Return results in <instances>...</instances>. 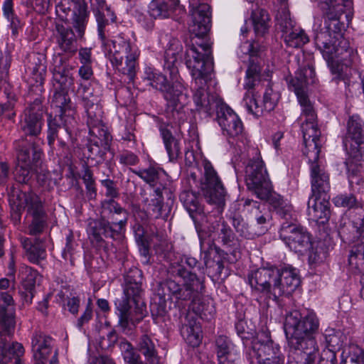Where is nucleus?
<instances>
[{
    "label": "nucleus",
    "instance_id": "nucleus-1",
    "mask_svg": "<svg viewBox=\"0 0 364 364\" xmlns=\"http://www.w3.org/2000/svg\"><path fill=\"white\" fill-rule=\"evenodd\" d=\"M176 280L168 279L164 286L177 300H192L190 308L192 311L181 315L180 331L186 342L192 347L198 346L202 341V330L197 322V316L208 319L214 309L212 304L197 299L198 295L204 289L203 281L181 266L174 268Z\"/></svg>",
    "mask_w": 364,
    "mask_h": 364
},
{
    "label": "nucleus",
    "instance_id": "nucleus-2",
    "mask_svg": "<svg viewBox=\"0 0 364 364\" xmlns=\"http://www.w3.org/2000/svg\"><path fill=\"white\" fill-rule=\"evenodd\" d=\"M182 50L178 39H170L165 51L164 64V70L169 72V78L166 75L149 68L144 79L147 85L162 94L166 101L165 112L167 117L173 120L182 119L183 107L188 99L186 88L176 65Z\"/></svg>",
    "mask_w": 364,
    "mask_h": 364
},
{
    "label": "nucleus",
    "instance_id": "nucleus-3",
    "mask_svg": "<svg viewBox=\"0 0 364 364\" xmlns=\"http://www.w3.org/2000/svg\"><path fill=\"white\" fill-rule=\"evenodd\" d=\"M323 11V25L316 31L314 43L322 56L346 50V56L342 57L347 66H351L357 56L356 51L350 47L349 41L343 38L345 24L341 16L345 8H350V0H318Z\"/></svg>",
    "mask_w": 364,
    "mask_h": 364
},
{
    "label": "nucleus",
    "instance_id": "nucleus-4",
    "mask_svg": "<svg viewBox=\"0 0 364 364\" xmlns=\"http://www.w3.org/2000/svg\"><path fill=\"white\" fill-rule=\"evenodd\" d=\"M314 68L308 65L296 72L295 77L289 81V87L293 88L302 107L300 119L304 143L303 154L310 164L318 161L323 141L317 115L306 92L307 85L314 82Z\"/></svg>",
    "mask_w": 364,
    "mask_h": 364
},
{
    "label": "nucleus",
    "instance_id": "nucleus-5",
    "mask_svg": "<svg viewBox=\"0 0 364 364\" xmlns=\"http://www.w3.org/2000/svg\"><path fill=\"white\" fill-rule=\"evenodd\" d=\"M57 12H62L65 17L70 16V24L75 29L77 36L70 27L55 24V39L62 53L75 54L77 50V37L82 38L88 21L87 5L83 0H60L56 6Z\"/></svg>",
    "mask_w": 364,
    "mask_h": 364
},
{
    "label": "nucleus",
    "instance_id": "nucleus-6",
    "mask_svg": "<svg viewBox=\"0 0 364 364\" xmlns=\"http://www.w3.org/2000/svg\"><path fill=\"white\" fill-rule=\"evenodd\" d=\"M100 220L89 222L87 232L92 241L100 243L103 237L119 238L127 221V213L113 199L102 202Z\"/></svg>",
    "mask_w": 364,
    "mask_h": 364
},
{
    "label": "nucleus",
    "instance_id": "nucleus-7",
    "mask_svg": "<svg viewBox=\"0 0 364 364\" xmlns=\"http://www.w3.org/2000/svg\"><path fill=\"white\" fill-rule=\"evenodd\" d=\"M319 326V319L313 311L306 313L294 311L287 314L284 321V331L289 346L304 345L309 346V349L318 347L316 335L318 332Z\"/></svg>",
    "mask_w": 364,
    "mask_h": 364
},
{
    "label": "nucleus",
    "instance_id": "nucleus-8",
    "mask_svg": "<svg viewBox=\"0 0 364 364\" xmlns=\"http://www.w3.org/2000/svg\"><path fill=\"white\" fill-rule=\"evenodd\" d=\"M11 217L16 223H19L22 210L26 209L28 214L33 220L28 227L29 234L36 235L41 233L46 225V214L43 203L38 196L30 192L26 193L21 190L12 191L10 196Z\"/></svg>",
    "mask_w": 364,
    "mask_h": 364
},
{
    "label": "nucleus",
    "instance_id": "nucleus-9",
    "mask_svg": "<svg viewBox=\"0 0 364 364\" xmlns=\"http://www.w3.org/2000/svg\"><path fill=\"white\" fill-rule=\"evenodd\" d=\"M105 53L108 55L112 64L123 74L133 80L138 65L140 52L137 46L129 39L124 38L122 33L114 39L102 41Z\"/></svg>",
    "mask_w": 364,
    "mask_h": 364
},
{
    "label": "nucleus",
    "instance_id": "nucleus-10",
    "mask_svg": "<svg viewBox=\"0 0 364 364\" xmlns=\"http://www.w3.org/2000/svg\"><path fill=\"white\" fill-rule=\"evenodd\" d=\"M48 122V131H47V139L48 144L50 147H54V142L55 139L58 140V147L63 149L62 152L57 153L60 162L63 160L64 163L68 164L70 162V154L68 149L66 143L63 141L61 135L70 137L72 128H73L77 120L75 117H66L63 116H58L57 114L53 117L50 114L47 119Z\"/></svg>",
    "mask_w": 364,
    "mask_h": 364
},
{
    "label": "nucleus",
    "instance_id": "nucleus-11",
    "mask_svg": "<svg viewBox=\"0 0 364 364\" xmlns=\"http://www.w3.org/2000/svg\"><path fill=\"white\" fill-rule=\"evenodd\" d=\"M41 156L42 151L36 146L33 140H30L27 143L23 139L19 140L18 163L14 171L16 182H28L31 180V170L38 165Z\"/></svg>",
    "mask_w": 364,
    "mask_h": 364
},
{
    "label": "nucleus",
    "instance_id": "nucleus-12",
    "mask_svg": "<svg viewBox=\"0 0 364 364\" xmlns=\"http://www.w3.org/2000/svg\"><path fill=\"white\" fill-rule=\"evenodd\" d=\"M329 183H312L311 196L308 201L309 219L325 224L330 218Z\"/></svg>",
    "mask_w": 364,
    "mask_h": 364
},
{
    "label": "nucleus",
    "instance_id": "nucleus-13",
    "mask_svg": "<svg viewBox=\"0 0 364 364\" xmlns=\"http://www.w3.org/2000/svg\"><path fill=\"white\" fill-rule=\"evenodd\" d=\"M46 57L38 53L28 55L25 61V70L28 75V97L41 96L44 92L43 85L46 75Z\"/></svg>",
    "mask_w": 364,
    "mask_h": 364
},
{
    "label": "nucleus",
    "instance_id": "nucleus-14",
    "mask_svg": "<svg viewBox=\"0 0 364 364\" xmlns=\"http://www.w3.org/2000/svg\"><path fill=\"white\" fill-rule=\"evenodd\" d=\"M31 101L29 106L24 110L19 123L20 131L26 136H38L43 124V106L45 97L41 96L28 97Z\"/></svg>",
    "mask_w": 364,
    "mask_h": 364
},
{
    "label": "nucleus",
    "instance_id": "nucleus-15",
    "mask_svg": "<svg viewBox=\"0 0 364 364\" xmlns=\"http://www.w3.org/2000/svg\"><path fill=\"white\" fill-rule=\"evenodd\" d=\"M185 63L196 85L202 84L203 80L208 77L213 68L212 53H202L194 46L187 48Z\"/></svg>",
    "mask_w": 364,
    "mask_h": 364
},
{
    "label": "nucleus",
    "instance_id": "nucleus-16",
    "mask_svg": "<svg viewBox=\"0 0 364 364\" xmlns=\"http://www.w3.org/2000/svg\"><path fill=\"white\" fill-rule=\"evenodd\" d=\"M279 274V268L276 267L259 268L248 274V283L252 289L277 297L276 291L281 292Z\"/></svg>",
    "mask_w": 364,
    "mask_h": 364
},
{
    "label": "nucleus",
    "instance_id": "nucleus-17",
    "mask_svg": "<svg viewBox=\"0 0 364 364\" xmlns=\"http://www.w3.org/2000/svg\"><path fill=\"white\" fill-rule=\"evenodd\" d=\"M279 236L291 250L301 253L306 252L312 242L309 233L293 222L286 221L282 224Z\"/></svg>",
    "mask_w": 364,
    "mask_h": 364
},
{
    "label": "nucleus",
    "instance_id": "nucleus-18",
    "mask_svg": "<svg viewBox=\"0 0 364 364\" xmlns=\"http://www.w3.org/2000/svg\"><path fill=\"white\" fill-rule=\"evenodd\" d=\"M248 188L261 200H267L277 214L285 220L292 218V206L287 200L272 191L271 183H247Z\"/></svg>",
    "mask_w": 364,
    "mask_h": 364
},
{
    "label": "nucleus",
    "instance_id": "nucleus-19",
    "mask_svg": "<svg viewBox=\"0 0 364 364\" xmlns=\"http://www.w3.org/2000/svg\"><path fill=\"white\" fill-rule=\"evenodd\" d=\"M118 311L119 324L124 330L136 326L146 316L144 304H134L129 300H117L115 303Z\"/></svg>",
    "mask_w": 364,
    "mask_h": 364
},
{
    "label": "nucleus",
    "instance_id": "nucleus-20",
    "mask_svg": "<svg viewBox=\"0 0 364 364\" xmlns=\"http://www.w3.org/2000/svg\"><path fill=\"white\" fill-rule=\"evenodd\" d=\"M216 119L220 126L223 134L230 142V139L240 136L243 132V124L235 112L224 102L215 111Z\"/></svg>",
    "mask_w": 364,
    "mask_h": 364
},
{
    "label": "nucleus",
    "instance_id": "nucleus-21",
    "mask_svg": "<svg viewBox=\"0 0 364 364\" xmlns=\"http://www.w3.org/2000/svg\"><path fill=\"white\" fill-rule=\"evenodd\" d=\"M357 212L352 221L343 218L338 227V235L347 243L364 238V210L355 208Z\"/></svg>",
    "mask_w": 364,
    "mask_h": 364
},
{
    "label": "nucleus",
    "instance_id": "nucleus-22",
    "mask_svg": "<svg viewBox=\"0 0 364 364\" xmlns=\"http://www.w3.org/2000/svg\"><path fill=\"white\" fill-rule=\"evenodd\" d=\"M279 355H281L279 348L272 342L269 333L265 331L259 333L250 352L251 362L261 363L264 358H274Z\"/></svg>",
    "mask_w": 364,
    "mask_h": 364
},
{
    "label": "nucleus",
    "instance_id": "nucleus-23",
    "mask_svg": "<svg viewBox=\"0 0 364 364\" xmlns=\"http://www.w3.org/2000/svg\"><path fill=\"white\" fill-rule=\"evenodd\" d=\"M141 272L137 268L131 269L125 276L124 295L120 300H129L134 304H144L141 301Z\"/></svg>",
    "mask_w": 364,
    "mask_h": 364
},
{
    "label": "nucleus",
    "instance_id": "nucleus-24",
    "mask_svg": "<svg viewBox=\"0 0 364 364\" xmlns=\"http://www.w3.org/2000/svg\"><path fill=\"white\" fill-rule=\"evenodd\" d=\"M203 84H205V79L200 84V86L195 87L196 90L193 94V100L198 110L212 115L223 101L218 96L208 93L206 88L203 86Z\"/></svg>",
    "mask_w": 364,
    "mask_h": 364
},
{
    "label": "nucleus",
    "instance_id": "nucleus-25",
    "mask_svg": "<svg viewBox=\"0 0 364 364\" xmlns=\"http://www.w3.org/2000/svg\"><path fill=\"white\" fill-rule=\"evenodd\" d=\"M245 178L251 182H269L268 173L257 149H252V157L245 168Z\"/></svg>",
    "mask_w": 364,
    "mask_h": 364
},
{
    "label": "nucleus",
    "instance_id": "nucleus-26",
    "mask_svg": "<svg viewBox=\"0 0 364 364\" xmlns=\"http://www.w3.org/2000/svg\"><path fill=\"white\" fill-rule=\"evenodd\" d=\"M364 141V122L358 114L349 117L347 122V132L343 139V145L346 149L350 143L363 144Z\"/></svg>",
    "mask_w": 364,
    "mask_h": 364
},
{
    "label": "nucleus",
    "instance_id": "nucleus-27",
    "mask_svg": "<svg viewBox=\"0 0 364 364\" xmlns=\"http://www.w3.org/2000/svg\"><path fill=\"white\" fill-rule=\"evenodd\" d=\"M34 358L41 364H46L52 353V338L45 334L36 332L31 341Z\"/></svg>",
    "mask_w": 364,
    "mask_h": 364
},
{
    "label": "nucleus",
    "instance_id": "nucleus-28",
    "mask_svg": "<svg viewBox=\"0 0 364 364\" xmlns=\"http://www.w3.org/2000/svg\"><path fill=\"white\" fill-rule=\"evenodd\" d=\"M318 351V347L309 349V346L304 345L289 346L288 364H314Z\"/></svg>",
    "mask_w": 364,
    "mask_h": 364
},
{
    "label": "nucleus",
    "instance_id": "nucleus-29",
    "mask_svg": "<svg viewBox=\"0 0 364 364\" xmlns=\"http://www.w3.org/2000/svg\"><path fill=\"white\" fill-rule=\"evenodd\" d=\"M209 237L212 240H220L223 245H230L234 240V234L231 228L220 217H218L207 227Z\"/></svg>",
    "mask_w": 364,
    "mask_h": 364
},
{
    "label": "nucleus",
    "instance_id": "nucleus-30",
    "mask_svg": "<svg viewBox=\"0 0 364 364\" xmlns=\"http://www.w3.org/2000/svg\"><path fill=\"white\" fill-rule=\"evenodd\" d=\"M209 237L212 240H220L223 245H230L234 240V234L231 228L220 217H218L207 227Z\"/></svg>",
    "mask_w": 364,
    "mask_h": 364
},
{
    "label": "nucleus",
    "instance_id": "nucleus-31",
    "mask_svg": "<svg viewBox=\"0 0 364 364\" xmlns=\"http://www.w3.org/2000/svg\"><path fill=\"white\" fill-rule=\"evenodd\" d=\"M279 274L278 282L280 284L281 292L277 290V296H281L285 292L289 293L294 291L299 285L300 280L296 269L291 266H284L279 269Z\"/></svg>",
    "mask_w": 364,
    "mask_h": 364
},
{
    "label": "nucleus",
    "instance_id": "nucleus-32",
    "mask_svg": "<svg viewBox=\"0 0 364 364\" xmlns=\"http://www.w3.org/2000/svg\"><path fill=\"white\" fill-rule=\"evenodd\" d=\"M51 106L56 108V114L66 117H72L75 115V108L71 102L68 95V91L62 90H55Z\"/></svg>",
    "mask_w": 364,
    "mask_h": 364
},
{
    "label": "nucleus",
    "instance_id": "nucleus-33",
    "mask_svg": "<svg viewBox=\"0 0 364 364\" xmlns=\"http://www.w3.org/2000/svg\"><path fill=\"white\" fill-rule=\"evenodd\" d=\"M97 23L98 35L101 41L110 36V27H116V16L111 9H104L100 11H95V14Z\"/></svg>",
    "mask_w": 364,
    "mask_h": 364
},
{
    "label": "nucleus",
    "instance_id": "nucleus-34",
    "mask_svg": "<svg viewBox=\"0 0 364 364\" xmlns=\"http://www.w3.org/2000/svg\"><path fill=\"white\" fill-rule=\"evenodd\" d=\"M138 350L144 356L146 364H159L160 358L153 339L148 335H142L137 343Z\"/></svg>",
    "mask_w": 364,
    "mask_h": 364
},
{
    "label": "nucleus",
    "instance_id": "nucleus-35",
    "mask_svg": "<svg viewBox=\"0 0 364 364\" xmlns=\"http://www.w3.org/2000/svg\"><path fill=\"white\" fill-rule=\"evenodd\" d=\"M202 193L206 201L219 206L225 203V189L222 183H202Z\"/></svg>",
    "mask_w": 364,
    "mask_h": 364
},
{
    "label": "nucleus",
    "instance_id": "nucleus-36",
    "mask_svg": "<svg viewBox=\"0 0 364 364\" xmlns=\"http://www.w3.org/2000/svg\"><path fill=\"white\" fill-rule=\"evenodd\" d=\"M261 58L259 55L252 57L248 60V66L246 71L245 82L244 87L246 90L254 88L260 81L261 77Z\"/></svg>",
    "mask_w": 364,
    "mask_h": 364
},
{
    "label": "nucleus",
    "instance_id": "nucleus-37",
    "mask_svg": "<svg viewBox=\"0 0 364 364\" xmlns=\"http://www.w3.org/2000/svg\"><path fill=\"white\" fill-rule=\"evenodd\" d=\"M159 131L169 160L172 161L176 159L181 154L179 141L173 136L168 126L161 125L159 128Z\"/></svg>",
    "mask_w": 364,
    "mask_h": 364
},
{
    "label": "nucleus",
    "instance_id": "nucleus-38",
    "mask_svg": "<svg viewBox=\"0 0 364 364\" xmlns=\"http://www.w3.org/2000/svg\"><path fill=\"white\" fill-rule=\"evenodd\" d=\"M134 173L145 182H154L156 180H159V182L172 181L168 173L156 165H150L147 168H140Z\"/></svg>",
    "mask_w": 364,
    "mask_h": 364
},
{
    "label": "nucleus",
    "instance_id": "nucleus-39",
    "mask_svg": "<svg viewBox=\"0 0 364 364\" xmlns=\"http://www.w3.org/2000/svg\"><path fill=\"white\" fill-rule=\"evenodd\" d=\"M198 13L192 14L189 30L192 35L206 36L211 25V16H198Z\"/></svg>",
    "mask_w": 364,
    "mask_h": 364
},
{
    "label": "nucleus",
    "instance_id": "nucleus-40",
    "mask_svg": "<svg viewBox=\"0 0 364 364\" xmlns=\"http://www.w3.org/2000/svg\"><path fill=\"white\" fill-rule=\"evenodd\" d=\"M254 30L257 36H264L269 28V16L267 11L258 9L251 15Z\"/></svg>",
    "mask_w": 364,
    "mask_h": 364
},
{
    "label": "nucleus",
    "instance_id": "nucleus-41",
    "mask_svg": "<svg viewBox=\"0 0 364 364\" xmlns=\"http://www.w3.org/2000/svg\"><path fill=\"white\" fill-rule=\"evenodd\" d=\"M176 6L170 5L165 0H151L148 6V13L154 19L167 18Z\"/></svg>",
    "mask_w": 364,
    "mask_h": 364
},
{
    "label": "nucleus",
    "instance_id": "nucleus-42",
    "mask_svg": "<svg viewBox=\"0 0 364 364\" xmlns=\"http://www.w3.org/2000/svg\"><path fill=\"white\" fill-rule=\"evenodd\" d=\"M348 264L355 273L364 272V242H358L351 247Z\"/></svg>",
    "mask_w": 364,
    "mask_h": 364
},
{
    "label": "nucleus",
    "instance_id": "nucleus-43",
    "mask_svg": "<svg viewBox=\"0 0 364 364\" xmlns=\"http://www.w3.org/2000/svg\"><path fill=\"white\" fill-rule=\"evenodd\" d=\"M21 243L30 262L38 264L46 259V250L38 245H33L28 237H21Z\"/></svg>",
    "mask_w": 364,
    "mask_h": 364
},
{
    "label": "nucleus",
    "instance_id": "nucleus-44",
    "mask_svg": "<svg viewBox=\"0 0 364 364\" xmlns=\"http://www.w3.org/2000/svg\"><path fill=\"white\" fill-rule=\"evenodd\" d=\"M110 149H105V146L98 144V141H91L87 146V152L85 155L87 158L89 162L93 164H99L102 163L106 159V154Z\"/></svg>",
    "mask_w": 364,
    "mask_h": 364
},
{
    "label": "nucleus",
    "instance_id": "nucleus-45",
    "mask_svg": "<svg viewBox=\"0 0 364 364\" xmlns=\"http://www.w3.org/2000/svg\"><path fill=\"white\" fill-rule=\"evenodd\" d=\"M275 20L276 26L282 33V36L294 28L287 3H281Z\"/></svg>",
    "mask_w": 364,
    "mask_h": 364
},
{
    "label": "nucleus",
    "instance_id": "nucleus-46",
    "mask_svg": "<svg viewBox=\"0 0 364 364\" xmlns=\"http://www.w3.org/2000/svg\"><path fill=\"white\" fill-rule=\"evenodd\" d=\"M90 141H98V144L105 146V149H110L112 136L107 127L101 123L97 126L89 127Z\"/></svg>",
    "mask_w": 364,
    "mask_h": 364
},
{
    "label": "nucleus",
    "instance_id": "nucleus-47",
    "mask_svg": "<svg viewBox=\"0 0 364 364\" xmlns=\"http://www.w3.org/2000/svg\"><path fill=\"white\" fill-rule=\"evenodd\" d=\"M15 304L13 308L9 309V304H0V323L7 331L11 333V330L15 327Z\"/></svg>",
    "mask_w": 364,
    "mask_h": 364
},
{
    "label": "nucleus",
    "instance_id": "nucleus-48",
    "mask_svg": "<svg viewBox=\"0 0 364 364\" xmlns=\"http://www.w3.org/2000/svg\"><path fill=\"white\" fill-rule=\"evenodd\" d=\"M286 44L292 48H299L309 42L308 36L303 30L294 28L282 36Z\"/></svg>",
    "mask_w": 364,
    "mask_h": 364
},
{
    "label": "nucleus",
    "instance_id": "nucleus-49",
    "mask_svg": "<svg viewBox=\"0 0 364 364\" xmlns=\"http://www.w3.org/2000/svg\"><path fill=\"white\" fill-rule=\"evenodd\" d=\"M24 354V348L22 344L19 343H14L7 349L5 343L0 341V355H2L1 362L6 363L8 360L11 359L12 355L14 358H19Z\"/></svg>",
    "mask_w": 364,
    "mask_h": 364
},
{
    "label": "nucleus",
    "instance_id": "nucleus-50",
    "mask_svg": "<svg viewBox=\"0 0 364 364\" xmlns=\"http://www.w3.org/2000/svg\"><path fill=\"white\" fill-rule=\"evenodd\" d=\"M84 106L87 117V124L88 127L97 126L102 123V111L98 102H91Z\"/></svg>",
    "mask_w": 364,
    "mask_h": 364
},
{
    "label": "nucleus",
    "instance_id": "nucleus-51",
    "mask_svg": "<svg viewBox=\"0 0 364 364\" xmlns=\"http://www.w3.org/2000/svg\"><path fill=\"white\" fill-rule=\"evenodd\" d=\"M245 107L247 110L256 116H259L263 113L262 105L258 104L257 92L255 91V87L247 90L243 99Z\"/></svg>",
    "mask_w": 364,
    "mask_h": 364
},
{
    "label": "nucleus",
    "instance_id": "nucleus-52",
    "mask_svg": "<svg viewBox=\"0 0 364 364\" xmlns=\"http://www.w3.org/2000/svg\"><path fill=\"white\" fill-rule=\"evenodd\" d=\"M346 56V50H341L340 53H333V55H329L328 58L326 56H323V58L326 61L331 73L334 75H340L343 72V65L348 67L344 60H342V57Z\"/></svg>",
    "mask_w": 364,
    "mask_h": 364
},
{
    "label": "nucleus",
    "instance_id": "nucleus-53",
    "mask_svg": "<svg viewBox=\"0 0 364 364\" xmlns=\"http://www.w3.org/2000/svg\"><path fill=\"white\" fill-rule=\"evenodd\" d=\"M73 66L70 65L67 59L62 55L58 54L53 60V77L58 75L65 76V75H73Z\"/></svg>",
    "mask_w": 364,
    "mask_h": 364
},
{
    "label": "nucleus",
    "instance_id": "nucleus-54",
    "mask_svg": "<svg viewBox=\"0 0 364 364\" xmlns=\"http://www.w3.org/2000/svg\"><path fill=\"white\" fill-rule=\"evenodd\" d=\"M215 346L217 357L220 364H226L227 356L230 353V348L229 339L224 336H218L215 340Z\"/></svg>",
    "mask_w": 364,
    "mask_h": 364
},
{
    "label": "nucleus",
    "instance_id": "nucleus-55",
    "mask_svg": "<svg viewBox=\"0 0 364 364\" xmlns=\"http://www.w3.org/2000/svg\"><path fill=\"white\" fill-rule=\"evenodd\" d=\"M279 97L280 95L278 92L274 91L271 87H267L264 93L262 105L263 108V112L264 111L267 112L272 111L276 107Z\"/></svg>",
    "mask_w": 364,
    "mask_h": 364
},
{
    "label": "nucleus",
    "instance_id": "nucleus-56",
    "mask_svg": "<svg viewBox=\"0 0 364 364\" xmlns=\"http://www.w3.org/2000/svg\"><path fill=\"white\" fill-rule=\"evenodd\" d=\"M342 358H347L364 364V351L358 345L350 344L344 348Z\"/></svg>",
    "mask_w": 364,
    "mask_h": 364
},
{
    "label": "nucleus",
    "instance_id": "nucleus-57",
    "mask_svg": "<svg viewBox=\"0 0 364 364\" xmlns=\"http://www.w3.org/2000/svg\"><path fill=\"white\" fill-rule=\"evenodd\" d=\"M120 348L123 353L124 361L127 364H145L141 359V357L137 354L132 344L127 341L122 342L120 344Z\"/></svg>",
    "mask_w": 364,
    "mask_h": 364
},
{
    "label": "nucleus",
    "instance_id": "nucleus-58",
    "mask_svg": "<svg viewBox=\"0 0 364 364\" xmlns=\"http://www.w3.org/2000/svg\"><path fill=\"white\" fill-rule=\"evenodd\" d=\"M311 182H328L329 175L318 162L311 164Z\"/></svg>",
    "mask_w": 364,
    "mask_h": 364
},
{
    "label": "nucleus",
    "instance_id": "nucleus-59",
    "mask_svg": "<svg viewBox=\"0 0 364 364\" xmlns=\"http://www.w3.org/2000/svg\"><path fill=\"white\" fill-rule=\"evenodd\" d=\"M54 80L55 90H62L68 91L74 84L73 75H65L62 76L58 75L53 77Z\"/></svg>",
    "mask_w": 364,
    "mask_h": 364
},
{
    "label": "nucleus",
    "instance_id": "nucleus-60",
    "mask_svg": "<svg viewBox=\"0 0 364 364\" xmlns=\"http://www.w3.org/2000/svg\"><path fill=\"white\" fill-rule=\"evenodd\" d=\"M334 205L337 207L352 208L356 205V199L353 195L341 194L333 198Z\"/></svg>",
    "mask_w": 364,
    "mask_h": 364
},
{
    "label": "nucleus",
    "instance_id": "nucleus-61",
    "mask_svg": "<svg viewBox=\"0 0 364 364\" xmlns=\"http://www.w3.org/2000/svg\"><path fill=\"white\" fill-rule=\"evenodd\" d=\"M190 14L198 13V16H211L210 7L208 4L201 3L200 0H190Z\"/></svg>",
    "mask_w": 364,
    "mask_h": 364
},
{
    "label": "nucleus",
    "instance_id": "nucleus-62",
    "mask_svg": "<svg viewBox=\"0 0 364 364\" xmlns=\"http://www.w3.org/2000/svg\"><path fill=\"white\" fill-rule=\"evenodd\" d=\"M77 92L84 102V106L89 104L88 102H99L98 96L94 95L93 89L90 85L82 86L81 84L78 88Z\"/></svg>",
    "mask_w": 364,
    "mask_h": 364
},
{
    "label": "nucleus",
    "instance_id": "nucleus-63",
    "mask_svg": "<svg viewBox=\"0 0 364 364\" xmlns=\"http://www.w3.org/2000/svg\"><path fill=\"white\" fill-rule=\"evenodd\" d=\"M203 166L205 182H221L217 171L209 161L205 160Z\"/></svg>",
    "mask_w": 364,
    "mask_h": 364
},
{
    "label": "nucleus",
    "instance_id": "nucleus-64",
    "mask_svg": "<svg viewBox=\"0 0 364 364\" xmlns=\"http://www.w3.org/2000/svg\"><path fill=\"white\" fill-rule=\"evenodd\" d=\"M349 156L354 159L355 161H364V141L363 144H353L350 143L348 149Z\"/></svg>",
    "mask_w": 364,
    "mask_h": 364
}]
</instances>
